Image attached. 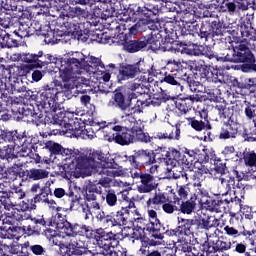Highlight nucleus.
Here are the masks:
<instances>
[{"mask_svg":"<svg viewBox=\"0 0 256 256\" xmlns=\"http://www.w3.org/2000/svg\"><path fill=\"white\" fill-rule=\"evenodd\" d=\"M32 123L39 127V125H55L56 128L53 130L54 135H65V137H79L83 133V127L79 123H67L63 118L57 114L49 113L45 115L43 111L34 110L32 114Z\"/></svg>","mask_w":256,"mask_h":256,"instance_id":"1","label":"nucleus"},{"mask_svg":"<svg viewBox=\"0 0 256 256\" xmlns=\"http://www.w3.org/2000/svg\"><path fill=\"white\" fill-rule=\"evenodd\" d=\"M59 80H55L53 84H47L42 87L40 93V105L43 109H50L55 111L57 107V101H59V95L66 96L67 99L73 97V89H75V83L72 80L65 82V79L59 72Z\"/></svg>","mask_w":256,"mask_h":256,"instance_id":"2","label":"nucleus"},{"mask_svg":"<svg viewBox=\"0 0 256 256\" xmlns=\"http://www.w3.org/2000/svg\"><path fill=\"white\" fill-rule=\"evenodd\" d=\"M0 137L5 143H10L14 151V159L19 157H29L31 149H33V137L25 135V133H19L15 131H3L0 130Z\"/></svg>","mask_w":256,"mask_h":256,"instance_id":"3","label":"nucleus"},{"mask_svg":"<svg viewBox=\"0 0 256 256\" xmlns=\"http://www.w3.org/2000/svg\"><path fill=\"white\" fill-rule=\"evenodd\" d=\"M184 27L181 29L180 35L183 37H196L200 41H207L212 37L211 19L202 21L201 26L195 21L194 14H185L183 17Z\"/></svg>","mask_w":256,"mask_h":256,"instance_id":"4","label":"nucleus"},{"mask_svg":"<svg viewBox=\"0 0 256 256\" xmlns=\"http://www.w3.org/2000/svg\"><path fill=\"white\" fill-rule=\"evenodd\" d=\"M131 209H135V202H130L129 205H124L117 212H111L110 214L101 211L96 215V219L104 227H127Z\"/></svg>","mask_w":256,"mask_h":256,"instance_id":"5","label":"nucleus"},{"mask_svg":"<svg viewBox=\"0 0 256 256\" xmlns=\"http://www.w3.org/2000/svg\"><path fill=\"white\" fill-rule=\"evenodd\" d=\"M85 67V55L81 52H75L60 60L59 73L66 83L74 82V75H80L81 69Z\"/></svg>","mask_w":256,"mask_h":256,"instance_id":"6","label":"nucleus"},{"mask_svg":"<svg viewBox=\"0 0 256 256\" xmlns=\"http://www.w3.org/2000/svg\"><path fill=\"white\" fill-rule=\"evenodd\" d=\"M232 63H242L240 66H235V69H240L242 73H256V58L251 48L247 44L240 43L234 46V56Z\"/></svg>","mask_w":256,"mask_h":256,"instance_id":"7","label":"nucleus"},{"mask_svg":"<svg viewBox=\"0 0 256 256\" xmlns=\"http://www.w3.org/2000/svg\"><path fill=\"white\" fill-rule=\"evenodd\" d=\"M20 60L22 63H26L21 66V70L24 73H29L33 69H43V67H47L50 63H55V57L51 54H45L43 51H39L37 54H20Z\"/></svg>","mask_w":256,"mask_h":256,"instance_id":"8","label":"nucleus"},{"mask_svg":"<svg viewBox=\"0 0 256 256\" xmlns=\"http://www.w3.org/2000/svg\"><path fill=\"white\" fill-rule=\"evenodd\" d=\"M57 229L64 233L67 237H86V239H97V229L85 224L71 223L65 220L57 224Z\"/></svg>","mask_w":256,"mask_h":256,"instance_id":"9","label":"nucleus"},{"mask_svg":"<svg viewBox=\"0 0 256 256\" xmlns=\"http://www.w3.org/2000/svg\"><path fill=\"white\" fill-rule=\"evenodd\" d=\"M121 238L118 233L113 231L107 232L103 228H97L96 232V243L100 249L104 250V255H116L112 249H115L119 245Z\"/></svg>","mask_w":256,"mask_h":256,"instance_id":"10","label":"nucleus"},{"mask_svg":"<svg viewBox=\"0 0 256 256\" xmlns=\"http://www.w3.org/2000/svg\"><path fill=\"white\" fill-rule=\"evenodd\" d=\"M125 158L130 163L132 169H145V167L155 163V151L140 149L135 151L133 155H125Z\"/></svg>","mask_w":256,"mask_h":256,"instance_id":"11","label":"nucleus"},{"mask_svg":"<svg viewBox=\"0 0 256 256\" xmlns=\"http://www.w3.org/2000/svg\"><path fill=\"white\" fill-rule=\"evenodd\" d=\"M134 34L121 33L119 36L120 44L122 45L123 51L126 53H139V51H143L145 47L149 45V41H147V37L132 39Z\"/></svg>","mask_w":256,"mask_h":256,"instance_id":"12","label":"nucleus"},{"mask_svg":"<svg viewBox=\"0 0 256 256\" xmlns=\"http://www.w3.org/2000/svg\"><path fill=\"white\" fill-rule=\"evenodd\" d=\"M143 62L138 61L134 64H120L117 79L119 83L121 81H129V79H135L138 73H147L145 69L141 68Z\"/></svg>","mask_w":256,"mask_h":256,"instance_id":"13","label":"nucleus"},{"mask_svg":"<svg viewBox=\"0 0 256 256\" xmlns=\"http://www.w3.org/2000/svg\"><path fill=\"white\" fill-rule=\"evenodd\" d=\"M227 43H233V38H231V36L220 38L216 59L217 61H223L224 63H233L235 47L227 46Z\"/></svg>","mask_w":256,"mask_h":256,"instance_id":"14","label":"nucleus"},{"mask_svg":"<svg viewBox=\"0 0 256 256\" xmlns=\"http://www.w3.org/2000/svg\"><path fill=\"white\" fill-rule=\"evenodd\" d=\"M227 195H229V193L217 196L214 199L212 198L210 204L206 206L207 211H211V213H227L231 204H233V197H227Z\"/></svg>","mask_w":256,"mask_h":256,"instance_id":"15","label":"nucleus"},{"mask_svg":"<svg viewBox=\"0 0 256 256\" xmlns=\"http://www.w3.org/2000/svg\"><path fill=\"white\" fill-rule=\"evenodd\" d=\"M23 209H17L15 207H12L10 211L6 212V223L12 227V231L16 233V231H23V227H19L16 225H19L21 221H25L27 219V212L29 209H25V206H23Z\"/></svg>","mask_w":256,"mask_h":256,"instance_id":"16","label":"nucleus"},{"mask_svg":"<svg viewBox=\"0 0 256 256\" xmlns=\"http://www.w3.org/2000/svg\"><path fill=\"white\" fill-rule=\"evenodd\" d=\"M123 27L124 31L128 29L129 35H137V33H145L147 30L152 31L153 27H156V25L153 20L140 19L136 23H131V19H129L126 20Z\"/></svg>","mask_w":256,"mask_h":256,"instance_id":"17","label":"nucleus"},{"mask_svg":"<svg viewBox=\"0 0 256 256\" xmlns=\"http://www.w3.org/2000/svg\"><path fill=\"white\" fill-rule=\"evenodd\" d=\"M134 177L140 179V185L138 186L139 193H151V191H155L159 185L155 180V176L147 172H136L134 173Z\"/></svg>","mask_w":256,"mask_h":256,"instance_id":"18","label":"nucleus"},{"mask_svg":"<svg viewBox=\"0 0 256 256\" xmlns=\"http://www.w3.org/2000/svg\"><path fill=\"white\" fill-rule=\"evenodd\" d=\"M169 27H173V22H166V24H164V32L163 30H159L156 27H152L151 32L148 34V36L146 37V41H148V45H151V47H153V45H155L156 47H154V49H157V43H161V41H163V37H165V35H173V28Z\"/></svg>","mask_w":256,"mask_h":256,"instance_id":"19","label":"nucleus"},{"mask_svg":"<svg viewBox=\"0 0 256 256\" xmlns=\"http://www.w3.org/2000/svg\"><path fill=\"white\" fill-rule=\"evenodd\" d=\"M68 35H72L78 41H83L84 43L89 39V30H81L79 21L77 20H66L63 22Z\"/></svg>","mask_w":256,"mask_h":256,"instance_id":"20","label":"nucleus"},{"mask_svg":"<svg viewBox=\"0 0 256 256\" xmlns=\"http://www.w3.org/2000/svg\"><path fill=\"white\" fill-rule=\"evenodd\" d=\"M32 224L28 226H23L22 232L27 233L30 237L31 235H41L45 231V227H51L53 222L45 220V218H32Z\"/></svg>","mask_w":256,"mask_h":256,"instance_id":"21","label":"nucleus"},{"mask_svg":"<svg viewBox=\"0 0 256 256\" xmlns=\"http://www.w3.org/2000/svg\"><path fill=\"white\" fill-rule=\"evenodd\" d=\"M107 141L109 143H116L117 145H121L125 147L127 145H131V143H135V135H133V127L124 128L123 132L113 133L111 136H108Z\"/></svg>","mask_w":256,"mask_h":256,"instance_id":"22","label":"nucleus"},{"mask_svg":"<svg viewBox=\"0 0 256 256\" xmlns=\"http://www.w3.org/2000/svg\"><path fill=\"white\" fill-rule=\"evenodd\" d=\"M200 120L197 119V117H189L187 118L188 124L194 131H197V133H201V131H211L213 129V126L211 125V122H209V114H207V111L199 112Z\"/></svg>","mask_w":256,"mask_h":256,"instance_id":"23","label":"nucleus"},{"mask_svg":"<svg viewBox=\"0 0 256 256\" xmlns=\"http://www.w3.org/2000/svg\"><path fill=\"white\" fill-rule=\"evenodd\" d=\"M49 195L53 196L51 182H46L40 189V192L30 200V204L25 203V209H37L36 203H49Z\"/></svg>","mask_w":256,"mask_h":256,"instance_id":"24","label":"nucleus"},{"mask_svg":"<svg viewBox=\"0 0 256 256\" xmlns=\"http://www.w3.org/2000/svg\"><path fill=\"white\" fill-rule=\"evenodd\" d=\"M210 27L212 31V37H220V39H225L228 35L235 37L237 35V30H227L225 27V22L221 21L219 16L214 19H210Z\"/></svg>","mask_w":256,"mask_h":256,"instance_id":"25","label":"nucleus"},{"mask_svg":"<svg viewBox=\"0 0 256 256\" xmlns=\"http://www.w3.org/2000/svg\"><path fill=\"white\" fill-rule=\"evenodd\" d=\"M109 107L119 109L122 113H125L131 107V100L127 99V95L123 94L121 90L116 89L113 92L112 99L108 102Z\"/></svg>","mask_w":256,"mask_h":256,"instance_id":"26","label":"nucleus"},{"mask_svg":"<svg viewBox=\"0 0 256 256\" xmlns=\"http://www.w3.org/2000/svg\"><path fill=\"white\" fill-rule=\"evenodd\" d=\"M101 170H98L99 175H106V177H121L119 164L115 162L114 158L106 157L101 165Z\"/></svg>","mask_w":256,"mask_h":256,"instance_id":"27","label":"nucleus"},{"mask_svg":"<svg viewBox=\"0 0 256 256\" xmlns=\"http://www.w3.org/2000/svg\"><path fill=\"white\" fill-rule=\"evenodd\" d=\"M60 17L62 19L67 18V20L70 21H75L74 19H81L82 18H87L89 15V12L85 9H82L79 6L76 7H71V6H65L63 9H60Z\"/></svg>","mask_w":256,"mask_h":256,"instance_id":"28","label":"nucleus"},{"mask_svg":"<svg viewBox=\"0 0 256 256\" xmlns=\"http://www.w3.org/2000/svg\"><path fill=\"white\" fill-rule=\"evenodd\" d=\"M22 181H41L49 177V171L41 168H31L20 172Z\"/></svg>","mask_w":256,"mask_h":256,"instance_id":"29","label":"nucleus"},{"mask_svg":"<svg viewBox=\"0 0 256 256\" xmlns=\"http://www.w3.org/2000/svg\"><path fill=\"white\" fill-rule=\"evenodd\" d=\"M237 135H239V126L235 122H229L228 120L222 123L218 136L219 139H237Z\"/></svg>","mask_w":256,"mask_h":256,"instance_id":"30","label":"nucleus"},{"mask_svg":"<svg viewBox=\"0 0 256 256\" xmlns=\"http://www.w3.org/2000/svg\"><path fill=\"white\" fill-rule=\"evenodd\" d=\"M146 231L153 239H163L167 233V228L161 224L159 219H155L146 224Z\"/></svg>","mask_w":256,"mask_h":256,"instance_id":"31","label":"nucleus"},{"mask_svg":"<svg viewBox=\"0 0 256 256\" xmlns=\"http://www.w3.org/2000/svg\"><path fill=\"white\" fill-rule=\"evenodd\" d=\"M149 105H150V102H149V99L147 98H145V100H137L134 107H130L126 110L128 112H124V116L128 117L129 121L135 124L137 123V119H135L133 115H139L143 113V109H145V107H149Z\"/></svg>","mask_w":256,"mask_h":256,"instance_id":"32","label":"nucleus"},{"mask_svg":"<svg viewBox=\"0 0 256 256\" xmlns=\"http://www.w3.org/2000/svg\"><path fill=\"white\" fill-rule=\"evenodd\" d=\"M158 139H175L179 141L181 137V124L176 123L175 126H168L164 132H158Z\"/></svg>","mask_w":256,"mask_h":256,"instance_id":"33","label":"nucleus"},{"mask_svg":"<svg viewBox=\"0 0 256 256\" xmlns=\"http://www.w3.org/2000/svg\"><path fill=\"white\" fill-rule=\"evenodd\" d=\"M199 75L200 81H208V83H211V81H215L213 79V71H211V66L206 65L204 60H199L198 68L196 70V75Z\"/></svg>","mask_w":256,"mask_h":256,"instance_id":"34","label":"nucleus"},{"mask_svg":"<svg viewBox=\"0 0 256 256\" xmlns=\"http://www.w3.org/2000/svg\"><path fill=\"white\" fill-rule=\"evenodd\" d=\"M87 248H89L87 241L81 239H72L67 245L68 251L75 256L81 255Z\"/></svg>","mask_w":256,"mask_h":256,"instance_id":"35","label":"nucleus"},{"mask_svg":"<svg viewBox=\"0 0 256 256\" xmlns=\"http://www.w3.org/2000/svg\"><path fill=\"white\" fill-rule=\"evenodd\" d=\"M146 99H149L150 105H153L154 107H159L161 103H167V101H171V99L173 98L171 97V95L167 94V91L159 88V90H157V92L153 94L152 100L151 96Z\"/></svg>","mask_w":256,"mask_h":256,"instance_id":"36","label":"nucleus"},{"mask_svg":"<svg viewBox=\"0 0 256 256\" xmlns=\"http://www.w3.org/2000/svg\"><path fill=\"white\" fill-rule=\"evenodd\" d=\"M193 225H195V220L178 217V226L176 228L181 236L189 237V235H193V231H191Z\"/></svg>","mask_w":256,"mask_h":256,"instance_id":"37","label":"nucleus"},{"mask_svg":"<svg viewBox=\"0 0 256 256\" xmlns=\"http://www.w3.org/2000/svg\"><path fill=\"white\" fill-rule=\"evenodd\" d=\"M197 195L193 194L189 200L186 201H180L181 204L178 208V211H181L183 215H191L193 211H195V208L197 207Z\"/></svg>","mask_w":256,"mask_h":256,"instance_id":"38","label":"nucleus"},{"mask_svg":"<svg viewBox=\"0 0 256 256\" xmlns=\"http://www.w3.org/2000/svg\"><path fill=\"white\" fill-rule=\"evenodd\" d=\"M212 159H215V150L196 149V163H200V165H207V163L212 161Z\"/></svg>","mask_w":256,"mask_h":256,"instance_id":"39","label":"nucleus"},{"mask_svg":"<svg viewBox=\"0 0 256 256\" xmlns=\"http://www.w3.org/2000/svg\"><path fill=\"white\" fill-rule=\"evenodd\" d=\"M5 47H19V40L11 38L7 31L0 28V49Z\"/></svg>","mask_w":256,"mask_h":256,"instance_id":"40","label":"nucleus"},{"mask_svg":"<svg viewBox=\"0 0 256 256\" xmlns=\"http://www.w3.org/2000/svg\"><path fill=\"white\" fill-rule=\"evenodd\" d=\"M63 173L66 179H71L72 177L79 179L81 177V168L72 160L71 163L64 165Z\"/></svg>","mask_w":256,"mask_h":256,"instance_id":"41","label":"nucleus"},{"mask_svg":"<svg viewBox=\"0 0 256 256\" xmlns=\"http://www.w3.org/2000/svg\"><path fill=\"white\" fill-rule=\"evenodd\" d=\"M181 165L186 169H191V167H195V165H197L196 150H186L182 152Z\"/></svg>","mask_w":256,"mask_h":256,"instance_id":"42","label":"nucleus"},{"mask_svg":"<svg viewBox=\"0 0 256 256\" xmlns=\"http://www.w3.org/2000/svg\"><path fill=\"white\" fill-rule=\"evenodd\" d=\"M132 135H134V141L137 139L140 143H151V136L143 131L138 122H135L132 126Z\"/></svg>","mask_w":256,"mask_h":256,"instance_id":"43","label":"nucleus"},{"mask_svg":"<svg viewBox=\"0 0 256 256\" xmlns=\"http://www.w3.org/2000/svg\"><path fill=\"white\" fill-rule=\"evenodd\" d=\"M224 231L226 233V235H229V237H233V241L237 240V239H241L242 237H246V239H249V237H251V231L245 229V227H243V229L241 231L235 229L234 227L231 226H225L224 227Z\"/></svg>","mask_w":256,"mask_h":256,"instance_id":"44","label":"nucleus"},{"mask_svg":"<svg viewBox=\"0 0 256 256\" xmlns=\"http://www.w3.org/2000/svg\"><path fill=\"white\" fill-rule=\"evenodd\" d=\"M199 67V60H188L182 62V79H187L191 77L189 73H197V68Z\"/></svg>","mask_w":256,"mask_h":256,"instance_id":"45","label":"nucleus"},{"mask_svg":"<svg viewBox=\"0 0 256 256\" xmlns=\"http://www.w3.org/2000/svg\"><path fill=\"white\" fill-rule=\"evenodd\" d=\"M165 70L167 73H172L173 75L183 77V62L170 59L167 61Z\"/></svg>","mask_w":256,"mask_h":256,"instance_id":"46","label":"nucleus"},{"mask_svg":"<svg viewBox=\"0 0 256 256\" xmlns=\"http://www.w3.org/2000/svg\"><path fill=\"white\" fill-rule=\"evenodd\" d=\"M177 193L178 196L175 193L173 194V203L180 205L183 199L189 197V194L191 193V184L177 186Z\"/></svg>","mask_w":256,"mask_h":256,"instance_id":"47","label":"nucleus"},{"mask_svg":"<svg viewBox=\"0 0 256 256\" xmlns=\"http://www.w3.org/2000/svg\"><path fill=\"white\" fill-rule=\"evenodd\" d=\"M15 69L19 70V67L7 65V60L0 58V79H11Z\"/></svg>","mask_w":256,"mask_h":256,"instance_id":"48","label":"nucleus"},{"mask_svg":"<svg viewBox=\"0 0 256 256\" xmlns=\"http://www.w3.org/2000/svg\"><path fill=\"white\" fill-rule=\"evenodd\" d=\"M197 187H199L196 190L195 194L197 197V201L200 205H204L205 209H207L208 205L211 203L213 198L209 196V192H207V190L201 188V183H198Z\"/></svg>","mask_w":256,"mask_h":256,"instance_id":"49","label":"nucleus"},{"mask_svg":"<svg viewBox=\"0 0 256 256\" xmlns=\"http://www.w3.org/2000/svg\"><path fill=\"white\" fill-rule=\"evenodd\" d=\"M173 45H175V38L173 37V34H168L164 36V39L159 42L157 47L160 51L165 53L167 51H175V47Z\"/></svg>","mask_w":256,"mask_h":256,"instance_id":"50","label":"nucleus"},{"mask_svg":"<svg viewBox=\"0 0 256 256\" xmlns=\"http://www.w3.org/2000/svg\"><path fill=\"white\" fill-rule=\"evenodd\" d=\"M214 109L218 112V116L220 119H227V121L231 122V118L233 117L234 110L231 107H227V104H217Z\"/></svg>","mask_w":256,"mask_h":256,"instance_id":"51","label":"nucleus"},{"mask_svg":"<svg viewBox=\"0 0 256 256\" xmlns=\"http://www.w3.org/2000/svg\"><path fill=\"white\" fill-rule=\"evenodd\" d=\"M133 15L135 16V19L141 20L144 19V21H153V16H151V10L145 6H136V10L134 11Z\"/></svg>","mask_w":256,"mask_h":256,"instance_id":"52","label":"nucleus"},{"mask_svg":"<svg viewBox=\"0 0 256 256\" xmlns=\"http://www.w3.org/2000/svg\"><path fill=\"white\" fill-rule=\"evenodd\" d=\"M244 115L247 121L256 123V103H251L247 100L244 101Z\"/></svg>","mask_w":256,"mask_h":256,"instance_id":"53","label":"nucleus"},{"mask_svg":"<svg viewBox=\"0 0 256 256\" xmlns=\"http://www.w3.org/2000/svg\"><path fill=\"white\" fill-rule=\"evenodd\" d=\"M75 123H78L80 127H82V133L78 136H74V137H81V135H87L89 137V131H92V133H97L98 131H101L103 129H107V122L105 121H101L99 123L96 124V126L92 127V128H88L85 129V125L79 123V121L77 122H73L72 125H75Z\"/></svg>","mask_w":256,"mask_h":256,"instance_id":"54","label":"nucleus"},{"mask_svg":"<svg viewBox=\"0 0 256 256\" xmlns=\"http://www.w3.org/2000/svg\"><path fill=\"white\" fill-rule=\"evenodd\" d=\"M235 83L234 85L238 87V89H247L250 93H256V78H246L242 82L235 80Z\"/></svg>","mask_w":256,"mask_h":256,"instance_id":"55","label":"nucleus"},{"mask_svg":"<svg viewBox=\"0 0 256 256\" xmlns=\"http://www.w3.org/2000/svg\"><path fill=\"white\" fill-rule=\"evenodd\" d=\"M167 203V197L165 194L159 192L155 193L152 198H149L146 202L147 207H151V209H156L157 205H164Z\"/></svg>","mask_w":256,"mask_h":256,"instance_id":"56","label":"nucleus"},{"mask_svg":"<svg viewBox=\"0 0 256 256\" xmlns=\"http://www.w3.org/2000/svg\"><path fill=\"white\" fill-rule=\"evenodd\" d=\"M247 241L246 237L238 238L236 240H232V245L234 247V253H238L239 255H243L247 253Z\"/></svg>","mask_w":256,"mask_h":256,"instance_id":"57","label":"nucleus"},{"mask_svg":"<svg viewBox=\"0 0 256 256\" xmlns=\"http://www.w3.org/2000/svg\"><path fill=\"white\" fill-rule=\"evenodd\" d=\"M177 79H183L182 76H179L177 74H172L171 72L165 71L163 74L162 79H160L161 83H167L168 85H180L179 81Z\"/></svg>","mask_w":256,"mask_h":256,"instance_id":"58","label":"nucleus"},{"mask_svg":"<svg viewBox=\"0 0 256 256\" xmlns=\"http://www.w3.org/2000/svg\"><path fill=\"white\" fill-rule=\"evenodd\" d=\"M76 165L79 169H87V167H93V160L91 158V153L87 155H80L76 158Z\"/></svg>","mask_w":256,"mask_h":256,"instance_id":"59","label":"nucleus"},{"mask_svg":"<svg viewBox=\"0 0 256 256\" xmlns=\"http://www.w3.org/2000/svg\"><path fill=\"white\" fill-rule=\"evenodd\" d=\"M176 109L180 111L181 115H185L193 109V106L191 105V101L184 99L178 100L175 103Z\"/></svg>","mask_w":256,"mask_h":256,"instance_id":"60","label":"nucleus"},{"mask_svg":"<svg viewBox=\"0 0 256 256\" xmlns=\"http://www.w3.org/2000/svg\"><path fill=\"white\" fill-rule=\"evenodd\" d=\"M237 3L235 1L231 2V0H222V4L220 5V11L222 13H235L237 11Z\"/></svg>","mask_w":256,"mask_h":256,"instance_id":"61","label":"nucleus"},{"mask_svg":"<svg viewBox=\"0 0 256 256\" xmlns=\"http://www.w3.org/2000/svg\"><path fill=\"white\" fill-rule=\"evenodd\" d=\"M0 203L4 206L5 211H11V209L15 207V204L11 201V194H9V192H2Z\"/></svg>","mask_w":256,"mask_h":256,"instance_id":"62","label":"nucleus"},{"mask_svg":"<svg viewBox=\"0 0 256 256\" xmlns=\"http://www.w3.org/2000/svg\"><path fill=\"white\" fill-rule=\"evenodd\" d=\"M0 159L10 161L15 159V149L8 146L0 148Z\"/></svg>","mask_w":256,"mask_h":256,"instance_id":"63","label":"nucleus"},{"mask_svg":"<svg viewBox=\"0 0 256 256\" xmlns=\"http://www.w3.org/2000/svg\"><path fill=\"white\" fill-rule=\"evenodd\" d=\"M117 195V191L113 189L106 190L104 199H106V205H108V207H115V205H117Z\"/></svg>","mask_w":256,"mask_h":256,"instance_id":"64","label":"nucleus"}]
</instances>
